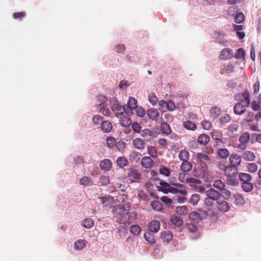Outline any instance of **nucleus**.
I'll list each match as a JSON object with an SVG mask.
<instances>
[{"label": "nucleus", "instance_id": "864d4df0", "mask_svg": "<svg viewBox=\"0 0 261 261\" xmlns=\"http://www.w3.org/2000/svg\"><path fill=\"white\" fill-rule=\"evenodd\" d=\"M122 110L128 115H131L133 114V110L135 109L131 108L130 106H128L126 105H124L122 107Z\"/></svg>", "mask_w": 261, "mask_h": 261}, {"label": "nucleus", "instance_id": "4be33fe9", "mask_svg": "<svg viewBox=\"0 0 261 261\" xmlns=\"http://www.w3.org/2000/svg\"><path fill=\"white\" fill-rule=\"evenodd\" d=\"M192 168V164L188 161L182 162L180 165V169L184 172H189L191 170Z\"/></svg>", "mask_w": 261, "mask_h": 261}, {"label": "nucleus", "instance_id": "a19ab883", "mask_svg": "<svg viewBox=\"0 0 261 261\" xmlns=\"http://www.w3.org/2000/svg\"><path fill=\"white\" fill-rule=\"evenodd\" d=\"M186 174L188 175L186 176V183H192L194 184H199L200 183L199 179L190 176L189 173H186Z\"/></svg>", "mask_w": 261, "mask_h": 261}, {"label": "nucleus", "instance_id": "e2e57ef3", "mask_svg": "<svg viewBox=\"0 0 261 261\" xmlns=\"http://www.w3.org/2000/svg\"><path fill=\"white\" fill-rule=\"evenodd\" d=\"M109 177L106 175L101 176L99 178V182L100 183L101 185H107L109 183Z\"/></svg>", "mask_w": 261, "mask_h": 261}, {"label": "nucleus", "instance_id": "f03ea898", "mask_svg": "<svg viewBox=\"0 0 261 261\" xmlns=\"http://www.w3.org/2000/svg\"><path fill=\"white\" fill-rule=\"evenodd\" d=\"M160 186H158V190L166 194L169 193V189L171 187L170 184L165 180H160Z\"/></svg>", "mask_w": 261, "mask_h": 261}, {"label": "nucleus", "instance_id": "bb28decb", "mask_svg": "<svg viewBox=\"0 0 261 261\" xmlns=\"http://www.w3.org/2000/svg\"><path fill=\"white\" fill-rule=\"evenodd\" d=\"M116 163L120 168H123L128 163V160L124 156H119L117 158Z\"/></svg>", "mask_w": 261, "mask_h": 261}, {"label": "nucleus", "instance_id": "4468645a", "mask_svg": "<svg viewBox=\"0 0 261 261\" xmlns=\"http://www.w3.org/2000/svg\"><path fill=\"white\" fill-rule=\"evenodd\" d=\"M242 157L247 161H253L255 160V155L252 152L249 150H245L243 152Z\"/></svg>", "mask_w": 261, "mask_h": 261}, {"label": "nucleus", "instance_id": "0eeeda50", "mask_svg": "<svg viewBox=\"0 0 261 261\" xmlns=\"http://www.w3.org/2000/svg\"><path fill=\"white\" fill-rule=\"evenodd\" d=\"M217 204V208L220 211L226 212H228L230 208L229 203L224 200L218 201Z\"/></svg>", "mask_w": 261, "mask_h": 261}, {"label": "nucleus", "instance_id": "e433bc0d", "mask_svg": "<svg viewBox=\"0 0 261 261\" xmlns=\"http://www.w3.org/2000/svg\"><path fill=\"white\" fill-rule=\"evenodd\" d=\"M178 158L182 162L188 161L189 158V152L185 150H182L178 154Z\"/></svg>", "mask_w": 261, "mask_h": 261}, {"label": "nucleus", "instance_id": "13d9d810", "mask_svg": "<svg viewBox=\"0 0 261 261\" xmlns=\"http://www.w3.org/2000/svg\"><path fill=\"white\" fill-rule=\"evenodd\" d=\"M137 115L140 117H143L145 114V110L142 107H138V106L135 109Z\"/></svg>", "mask_w": 261, "mask_h": 261}, {"label": "nucleus", "instance_id": "412c9836", "mask_svg": "<svg viewBox=\"0 0 261 261\" xmlns=\"http://www.w3.org/2000/svg\"><path fill=\"white\" fill-rule=\"evenodd\" d=\"M250 138L249 133L246 132L242 134L239 138V141L242 144H247Z\"/></svg>", "mask_w": 261, "mask_h": 261}, {"label": "nucleus", "instance_id": "a18cd8bd", "mask_svg": "<svg viewBox=\"0 0 261 261\" xmlns=\"http://www.w3.org/2000/svg\"><path fill=\"white\" fill-rule=\"evenodd\" d=\"M103 117L100 115H96L93 116L92 118V122L94 123V125H97L98 124L101 125V123L103 120Z\"/></svg>", "mask_w": 261, "mask_h": 261}, {"label": "nucleus", "instance_id": "dca6fc26", "mask_svg": "<svg viewBox=\"0 0 261 261\" xmlns=\"http://www.w3.org/2000/svg\"><path fill=\"white\" fill-rule=\"evenodd\" d=\"M245 107L240 104V102L236 103L234 107L233 111L235 114L241 115L245 112Z\"/></svg>", "mask_w": 261, "mask_h": 261}, {"label": "nucleus", "instance_id": "bf43d9fd", "mask_svg": "<svg viewBox=\"0 0 261 261\" xmlns=\"http://www.w3.org/2000/svg\"><path fill=\"white\" fill-rule=\"evenodd\" d=\"M176 108L175 104L173 101L169 100L167 101L166 109L170 111H174Z\"/></svg>", "mask_w": 261, "mask_h": 261}, {"label": "nucleus", "instance_id": "c03bdc74", "mask_svg": "<svg viewBox=\"0 0 261 261\" xmlns=\"http://www.w3.org/2000/svg\"><path fill=\"white\" fill-rule=\"evenodd\" d=\"M200 200V196L197 194H193L192 195L189 202L193 205H196Z\"/></svg>", "mask_w": 261, "mask_h": 261}, {"label": "nucleus", "instance_id": "6e6d98bb", "mask_svg": "<svg viewBox=\"0 0 261 261\" xmlns=\"http://www.w3.org/2000/svg\"><path fill=\"white\" fill-rule=\"evenodd\" d=\"M207 211H210V209L209 208H207V210H198L199 215H200L201 220L205 219L207 216L209 215L208 214Z\"/></svg>", "mask_w": 261, "mask_h": 261}, {"label": "nucleus", "instance_id": "c85d7f7f", "mask_svg": "<svg viewBox=\"0 0 261 261\" xmlns=\"http://www.w3.org/2000/svg\"><path fill=\"white\" fill-rule=\"evenodd\" d=\"M196 159L198 162H204L208 161L210 159L208 155L204 153H197L195 155Z\"/></svg>", "mask_w": 261, "mask_h": 261}, {"label": "nucleus", "instance_id": "aec40b11", "mask_svg": "<svg viewBox=\"0 0 261 261\" xmlns=\"http://www.w3.org/2000/svg\"><path fill=\"white\" fill-rule=\"evenodd\" d=\"M152 134L153 131L149 129H145L141 132V136L147 141L151 140Z\"/></svg>", "mask_w": 261, "mask_h": 261}, {"label": "nucleus", "instance_id": "473e14b6", "mask_svg": "<svg viewBox=\"0 0 261 261\" xmlns=\"http://www.w3.org/2000/svg\"><path fill=\"white\" fill-rule=\"evenodd\" d=\"M173 185L176 187L178 188V193L185 196L187 194V191L186 189V187L184 185L176 183L173 184Z\"/></svg>", "mask_w": 261, "mask_h": 261}, {"label": "nucleus", "instance_id": "774afa93", "mask_svg": "<svg viewBox=\"0 0 261 261\" xmlns=\"http://www.w3.org/2000/svg\"><path fill=\"white\" fill-rule=\"evenodd\" d=\"M251 108L254 111H257L260 109V104L257 103L256 101L253 100L252 102Z\"/></svg>", "mask_w": 261, "mask_h": 261}, {"label": "nucleus", "instance_id": "9d476101", "mask_svg": "<svg viewBox=\"0 0 261 261\" xmlns=\"http://www.w3.org/2000/svg\"><path fill=\"white\" fill-rule=\"evenodd\" d=\"M160 237L163 241L169 243L173 238V236L170 231L166 230L161 233Z\"/></svg>", "mask_w": 261, "mask_h": 261}, {"label": "nucleus", "instance_id": "f704fd0d", "mask_svg": "<svg viewBox=\"0 0 261 261\" xmlns=\"http://www.w3.org/2000/svg\"><path fill=\"white\" fill-rule=\"evenodd\" d=\"M217 154L220 158L225 159L229 155V152L227 149L222 148L218 150Z\"/></svg>", "mask_w": 261, "mask_h": 261}, {"label": "nucleus", "instance_id": "338daca9", "mask_svg": "<svg viewBox=\"0 0 261 261\" xmlns=\"http://www.w3.org/2000/svg\"><path fill=\"white\" fill-rule=\"evenodd\" d=\"M90 180L87 176H84L80 179V184L82 185H89Z\"/></svg>", "mask_w": 261, "mask_h": 261}, {"label": "nucleus", "instance_id": "39448f33", "mask_svg": "<svg viewBox=\"0 0 261 261\" xmlns=\"http://www.w3.org/2000/svg\"><path fill=\"white\" fill-rule=\"evenodd\" d=\"M229 162L231 166H235V167L237 168L241 163V157L237 154H232L229 158Z\"/></svg>", "mask_w": 261, "mask_h": 261}, {"label": "nucleus", "instance_id": "58836bf2", "mask_svg": "<svg viewBox=\"0 0 261 261\" xmlns=\"http://www.w3.org/2000/svg\"><path fill=\"white\" fill-rule=\"evenodd\" d=\"M245 19V16L242 12L237 13L234 15V21L237 23H242Z\"/></svg>", "mask_w": 261, "mask_h": 261}, {"label": "nucleus", "instance_id": "2eb2a0df", "mask_svg": "<svg viewBox=\"0 0 261 261\" xmlns=\"http://www.w3.org/2000/svg\"><path fill=\"white\" fill-rule=\"evenodd\" d=\"M153 161L149 156H144L141 160V165L146 168L148 169L151 168L152 164Z\"/></svg>", "mask_w": 261, "mask_h": 261}, {"label": "nucleus", "instance_id": "393cba45", "mask_svg": "<svg viewBox=\"0 0 261 261\" xmlns=\"http://www.w3.org/2000/svg\"><path fill=\"white\" fill-rule=\"evenodd\" d=\"M198 141L201 145H206L210 141V137L205 134H201L198 137Z\"/></svg>", "mask_w": 261, "mask_h": 261}, {"label": "nucleus", "instance_id": "79ce46f5", "mask_svg": "<svg viewBox=\"0 0 261 261\" xmlns=\"http://www.w3.org/2000/svg\"><path fill=\"white\" fill-rule=\"evenodd\" d=\"M241 93L242 95V98L244 100V102H245L247 103V105L248 106L250 103V95L248 90L246 89Z\"/></svg>", "mask_w": 261, "mask_h": 261}, {"label": "nucleus", "instance_id": "4d7b16f0", "mask_svg": "<svg viewBox=\"0 0 261 261\" xmlns=\"http://www.w3.org/2000/svg\"><path fill=\"white\" fill-rule=\"evenodd\" d=\"M257 169V165L255 163H249L248 164V171L250 173L256 172Z\"/></svg>", "mask_w": 261, "mask_h": 261}, {"label": "nucleus", "instance_id": "9b49d317", "mask_svg": "<svg viewBox=\"0 0 261 261\" xmlns=\"http://www.w3.org/2000/svg\"><path fill=\"white\" fill-rule=\"evenodd\" d=\"M147 115L149 119L154 120L159 117V112L156 109L150 108L147 110Z\"/></svg>", "mask_w": 261, "mask_h": 261}, {"label": "nucleus", "instance_id": "5fc2aeb1", "mask_svg": "<svg viewBox=\"0 0 261 261\" xmlns=\"http://www.w3.org/2000/svg\"><path fill=\"white\" fill-rule=\"evenodd\" d=\"M228 185L232 186H238L239 185V180L234 177H229L227 180Z\"/></svg>", "mask_w": 261, "mask_h": 261}, {"label": "nucleus", "instance_id": "f8f14e48", "mask_svg": "<svg viewBox=\"0 0 261 261\" xmlns=\"http://www.w3.org/2000/svg\"><path fill=\"white\" fill-rule=\"evenodd\" d=\"M141 173L137 170L132 169L128 173V177L132 178L131 180L134 182L136 180H139L141 177Z\"/></svg>", "mask_w": 261, "mask_h": 261}, {"label": "nucleus", "instance_id": "6ab92c4d", "mask_svg": "<svg viewBox=\"0 0 261 261\" xmlns=\"http://www.w3.org/2000/svg\"><path fill=\"white\" fill-rule=\"evenodd\" d=\"M144 237L145 240L151 244L155 243V239L153 234V232L150 231L146 232L144 234Z\"/></svg>", "mask_w": 261, "mask_h": 261}, {"label": "nucleus", "instance_id": "f3484780", "mask_svg": "<svg viewBox=\"0 0 261 261\" xmlns=\"http://www.w3.org/2000/svg\"><path fill=\"white\" fill-rule=\"evenodd\" d=\"M170 221L176 226H180L182 225L184 223L181 218L174 215L171 216Z\"/></svg>", "mask_w": 261, "mask_h": 261}, {"label": "nucleus", "instance_id": "cd10ccee", "mask_svg": "<svg viewBox=\"0 0 261 261\" xmlns=\"http://www.w3.org/2000/svg\"><path fill=\"white\" fill-rule=\"evenodd\" d=\"M241 187L246 192H250L253 189V185L250 181L242 182Z\"/></svg>", "mask_w": 261, "mask_h": 261}, {"label": "nucleus", "instance_id": "2f4dec72", "mask_svg": "<svg viewBox=\"0 0 261 261\" xmlns=\"http://www.w3.org/2000/svg\"><path fill=\"white\" fill-rule=\"evenodd\" d=\"M130 232L135 236L140 234L141 231V228L137 224L132 225L129 228Z\"/></svg>", "mask_w": 261, "mask_h": 261}, {"label": "nucleus", "instance_id": "ddd939ff", "mask_svg": "<svg viewBox=\"0 0 261 261\" xmlns=\"http://www.w3.org/2000/svg\"><path fill=\"white\" fill-rule=\"evenodd\" d=\"M112 164L109 159H105L101 161L99 164L100 168L103 170L109 171L111 169Z\"/></svg>", "mask_w": 261, "mask_h": 261}, {"label": "nucleus", "instance_id": "c756f323", "mask_svg": "<svg viewBox=\"0 0 261 261\" xmlns=\"http://www.w3.org/2000/svg\"><path fill=\"white\" fill-rule=\"evenodd\" d=\"M175 212L179 215H186L188 212V208L186 206H178L175 208Z\"/></svg>", "mask_w": 261, "mask_h": 261}, {"label": "nucleus", "instance_id": "49530a36", "mask_svg": "<svg viewBox=\"0 0 261 261\" xmlns=\"http://www.w3.org/2000/svg\"><path fill=\"white\" fill-rule=\"evenodd\" d=\"M126 105L135 109L138 106L137 100L133 97H129Z\"/></svg>", "mask_w": 261, "mask_h": 261}, {"label": "nucleus", "instance_id": "1a4fd4ad", "mask_svg": "<svg viewBox=\"0 0 261 261\" xmlns=\"http://www.w3.org/2000/svg\"><path fill=\"white\" fill-rule=\"evenodd\" d=\"M112 124L109 121H103L101 123V130L105 133H110L112 129Z\"/></svg>", "mask_w": 261, "mask_h": 261}, {"label": "nucleus", "instance_id": "0e129e2a", "mask_svg": "<svg viewBox=\"0 0 261 261\" xmlns=\"http://www.w3.org/2000/svg\"><path fill=\"white\" fill-rule=\"evenodd\" d=\"M238 9L237 6L230 7L228 10V14L231 16H234L237 13Z\"/></svg>", "mask_w": 261, "mask_h": 261}, {"label": "nucleus", "instance_id": "de8ad7c7", "mask_svg": "<svg viewBox=\"0 0 261 261\" xmlns=\"http://www.w3.org/2000/svg\"><path fill=\"white\" fill-rule=\"evenodd\" d=\"M220 196L221 195L222 197L226 200L228 199L231 196V192L228 190L224 188V189L221 190Z\"/></svg>", "mask_w": 261, "mask_h": 261}, {"label": "nucleus", "instance_id": "7ed1b4c3", "mask_svg": "<svg viewBox=\"0 0 261 261\" xmlns=\"http://www.w3.org/2000/svg\"><path fill=\"white\" fill-rule=\"evenodd\" d=\"M110 103L111 104L112 110L114 111L119 113V112L121 113L122 107L119 103L117 99L115 97H112L110 99Z\"/></svg>", "mask_w": 261, "mask_h": 261}, {"label": "nucleus", "instance_id": "603ef678", "mask_svg": "<svg viewBox=\"0 0 261 261\" xmlns=\"http://www.w3.org/2000/svg\"><path fill=\"white\" fill-rule=\"evenodd\" d=\"M148 154L153 158L157 157V151L156 148L153 146H149L148 147Z\"/></svg>", "mask_w": 261, "mask_h": 261}, {"label": "nucleus", "instance_id": "09e8293b", "mask_svg": "<svg viewBox=\"0 0 261 261\" xmlns=\"http://www.w3.org/2000/svg\"><path fill=\"white\" fill-rule=\"evenodd\" d=\"M148 100L153 106H154L156 104L158 98L154 93L151 92L148 95Z\"/></svg>", "mask_w": 261, "mask_h": 261}, {"label": "nucleus", "instance_id": "a878e982", "mask_svg": "<svg viewBox=\"0 0 261 261\" xmlns=\"http://www.w3.org/2000/svg\"><path fill=\"white\" fill-rule=\"evenodd\" d=\"M161 132L166 135H169L171 132V129L170 125L165 122H163L161 124Z\"/></svg>", "mask_w": 261, "mask_h": 261}, {"label": "nucleus", "instance_id": "052dcab7", "mask_svg": "<svg viewBox=\"0 0 261 261\" xmlns=\"http://www.w3.org/2000/svg\"><path fill=\"white\" fill-rule=\"evenodd\" d=\"M236 199V204L237 205L242 204L244 202V197L240 194L234 195Z\"/></svg>", "mask_w": 261, "mask_h": 261}, {"label": "nucleus", "instance_id": "680f3d73", "mask_svg": "<svg viewBox=\"0 0 261 261\" xmlns=\"http://www.w3.org/2000/svg\"><path fill=\"white\" fill-rule=\"evenodd\" d=\"M133 130L136 133H139L142 128L141 126L137 122H134L132 124Z\"/></svg>", "mask_w": 261, "mask_h": 261}, {"label": "nucleus", "instance_id": "f257e3e1", "mask_svg": "<svg viewBox=\"0 0 261 261\" xmlns=\"http://www.w3.org/2000/svg\"><path fill=\"white\" fill-rule=\"evenodd\" d=\"M233 57V51L232 49L226 48L221 51L220 56L221 60H228Z\"/></svg>", "mask_w": 261, "mask_h": 261}, {"label": "nucleus", "instance_id": "20e7f679", "mask_svg": "<svg viewBox=\"0 0 261 261\" xmlns=\"http://www.w3.org/2000/svg\"><path fill=\"white\" fill-rule=\"evenodd\" d=\"M224 171L225 175L229 177H234L238 174V169L235 167V166L233 167L231 165L227 166Z\"/></svg>", "mask_w": 261, "mask_h": 261}, {"label": "nucleus", "instance_id": "72a5a7b5", "mask_svg": "<svg viewBox=\"0 0 261 261\" xmlns=\"http://www.w3.org/2000/svg\"><path fill=\"white\" fill-rule=\"evenodd\" d=\"M233 57L237 59H245V51L242 48H239L237 49V53L233 55Z\"/></svg>", "mask_w": 261, "mask_h": 261}, {"label": "nucleus", "instance_id": "423d86ee", "mask_svg": "<svg viewBox=\"0 0 261 261\" xmlns=\"http://www.w3.org/2000/svg\"><path fill=\"white\" fill-rule=\"evenodd\" d=\"M206 195L214 201H216L220 197V193L214 189L211 188L206 191Z\"/></svg>", "mask_w": 261, "mask_h": 261}, {"label": "nucleus", "instance_id": "3c124183", "mask_svg": "<svg viewBox=\"0 0 261 261\" xmlns=\"http://www.w3.org/2000/svg\"><path fill=\"white\" fill-rule=\"evenodd\" d=\"M213 186L220 190V191L224 189L225 186V184L223 182H222L220 180H215L214 182Z\"/></svg>", "mask_w": 261, "mask_h": 261}, {"label": "nucleus", "instance_id": "a211bd4d", "mask_svg": "<svg viewBox=\"0 0 261 261\" xmlns=\"http://www.w3.org/2000/svg\"><path fill=\"white\" fill-rule=\"evenodd\" d=\"M133 145L138 149H143L145 145L144 141L141 138H136L133 140Z\"/></svg>", "mask_w": 261, "mask_h": 261}, {"label": "nucleus", "instance_id": "6e6552de", "mask_svg": "<svg viewBox=\"0 0 261 261\" xmlns=\"http://www.w3.org/2000/svg\"><path fill=\"white\" fill-rule=\"evenodd\" d=\"M161 224L159 221H151L149 223V230L153 233L158 232L160 228Z\"/></svg>", "mask_w": 261, "mask_h": 261}, {"label": "nucleus", "instance_id": "7c9ffc66", "mask_svg": "<svg viewBox=\"0 0 261 261\" xmlns=\"http://www.w3.org/2000/svg\"><path fill=\"white\" fill-rule=\"evenodd\" d=\"M151 206L155 211L160 212L162 210V204L158 200H154L151 203Z\"/></svg>", "mask_w": 261, "mask_h": 261}, {"label": "nucleus", "instance_id": "8fccbe9b", "mask_svg": "<svg viewBox=\"0 0 261 261\" xmlns=\"http://www.w3.org/2000/svg\"><path fill=\"white\" fill-rule=\"evenodd\" d=\"M160 173L166 176H169L170 175V170L167 167L162 166L160 168Z\"/></svg>", "mask_w": 261, "mask_h": 261}, {"label": "nucleus", "instance_id": "4c0bfd02", "mask_svg": "<svg viewBox=\"0 0 261 261\" xmlns=\"http://www.w3.org/2000/svg\"><path fill=\"white\" fill-rule=\"evenodd\" d=\"M184 127L188 130H195L196 128V125L191 121H187L184 122Z\"/></svg>", "mask_w": 261, "mask_h": 261}, {"label": "nucleus", "instance_id": "b1692460", "mask_svg": "<svg viewBox=\"0 0 261 261\" xmlns=\"http://www.w3.org/2000/svg\"><path fill=\"white\" fill-rule=\"evenodd\" d=\"M239 178L242 182H245L250 181L252 180V176L248 173H240L239 174Z\"/></svg>", "mask_w": 261, "mask_h": 261}, {"label": "nucleus", "instance_id": "5701e85b", "mask_svg": "<svg viewBox=\"0 0 261 261\" xmlns=\"http://www.w3.org/2000/svg\"><path fill=\"white\" fill-rule=\"evenodd\" d=\"M190 219L194 223H198L201 220L198 212H192L189 214Z\"/></svg>", "mask_w": 261, "mask_h": 261}, {"label": "nucleus", "instance_id": "37998d69", "mask_svg": "<svg viewBox=\"0 0 261 261\" xmlns=\"http://www.w3.org/2000/svg\"><path fill=\"white\" fill-rule=\"evenodd\" d=\"M94 221L91 218H86L83 222L82 225L86 228H90L94 225Z\"/></svg>", "mask_w": 261, "mask_h": 261}, {"label": "nucleus", "instance_id": "69168bd1", "mask_svg": "<svg viewBox=\"0 0 261 261\" xmlns=\"http://www.w3.org/2000/svg\"><path fill=\"white\" fill-rule=\"evenodd\" d=\"M100 111L105 115H108L110 113L109 109L107 107V105H103L101 106H99Z\"/></svg>", "mask_w": 261, "mask_h": 261}, {"label": "nucleus", "instance_id": "c9c22d12", "mask_svg": "<svg viewBox=\"0 0 261 261\" xmlns=\"http://www.w3.org/2000/svg\"><path fill=\"white\" fill-rule=\"evenodd\" d=\"M120 123L123 127H128L132 124V122L130 118L128 117H124L120 120Z\"/></svg>", "mask_w": 261, "mask_h": 261}, {"label": "nucleus", "instance_id": "ea45409f", "mask_svg": "<svg viewBox=\"0 0 261 261\" xmlns=\"http://www.w3.org/2000/svg\"><path fill=\"white\" fill-rule=\"evenodd\" d=\"M85 243L86 241L84 240H79L74 243L75 249L79 250H82L86 246Z\"/></svg>", "mask_w": 261, "mask_h": 261}]
</instances>
